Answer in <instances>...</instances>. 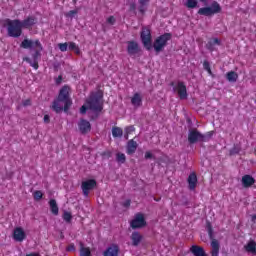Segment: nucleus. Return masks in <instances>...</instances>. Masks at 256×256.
Returning a JSON list of instances; mask_svg holds the SVG:
<instances>
[{"label": "nucleus", "mask_w": 256, "mask_h": 256, "mask_svg": "<svg viewBox=\"0 0 256 256\" xmlns=\"http://www.w3.org/2000/svg\"><path fill=\"white\" fill-rule=\"evenodd\" d=\"M58 47H59L60 51H62V53H65V51H67V48L69 47V44L67 42L59 43Z\"/></svg>", "instance_id": "nucleus-38"}, {"label": "nucleus", "mask_w": 256, "mask_h": 256, "mask_svg": "<svg viewBox=\"0 0 256 256\" xmlns=\"http://www.w3.org/2000/svg\"><path fill=\"white\" fill-rule=\"evenodd\" d=\"M208 234L211 239V256H219V241L213 238V228H211L210 224H208Z\"/></svg>", "instance_id": "nucleus-7"}, {"label": "nucleus", "mask_w": 256, "mask_h": 256, "mask_svg": "<svg viewBox=\"0 0 256 256\" xmlns=\"http://www.w3.org/2000/svg\"><path fill=\"white\" fill-rule=\"evenodd\" d=\"M126 157H125V154H123V153H118L117 155H116V161L118 162V163H125V161H126Z\"/></svg>", "instance_id": "nucleus-36"}, {"label": "nucleus", "mask_w": 256, "mask_h": 256, "mask_svg": "<svg viewBox=\"0 0 256 256\" xmlns=\"http://www.w3.org/2000/svg\"><path fill=\"white\" fill-rule=\"evenodd\" d=\"M107 23L109 25H115V17H113V16L108 17L107 18Z\"/></svg>", "instance_id": "nucleus-41"}, {"label": "nucleus", "mask_w": 256, "mask_h": 256, "mask_svg": "<svg viewBox=\"0 0 256 256\" xmlns=\"http://www.w3.org/2000/svg\"><path fill=\"white\" fill-rule=\"evenodd\" d=\"M135 131V127L134 126H128L125 128V139H129V135H131V133H133Z\"/></svg>", "instance_id": "nucleus-35"}, {"label": "nucleus", "mask_w": 256, "mask_h": 256, "mask_svg": "<svg viewBox=\"0 0 256 256\" xmlns=\"http://www.w3.org/2000/svg\"><path fill=\"white\" fill-rule=\"evenodd\" d=\"M24 105H31V101H30V100H26V101L24 102Z\"/></svg>", "instance_id": "nucleus-47"}, {"label": "nucleus", "mask_w": 256, "mask_h": 256, "mask_svg": "<svg viewBox=\"0 0 256 256\" xmlns=\"http://www.w3.org/2000/svg\"><path fill=\"white\" fill-rule=\"evenodd\" d=\"M167 41H171L170 33H166L158 37L153 44L154 51H156V53H161V51H163V49H165L167 46Z\"/></svg>", "instance_id": "nucleus-5"}, {"label": "nucleus", "mask_w": 256, "mask_h": 256, "mask_svg": "<svg viewBox=\"0 0 256 256\" xmlns=\"http://www.w3.org/2000/svg\"><path fill=\"white\" fill-rule=\"evenodd\" d=\"M203 68L209 73V75H213V72H211V66L209 65L208 61H204Z\"/></svg>", "instance_id": "nucleus-39"}, {"label": "nucleus", "mask_w": 256, "mask_h": 256, "mask_svg": "<svg viewBox=\"0 0 256 256\" xmlns=\"http://www.w3.org/2000/svg\"><path fill=\"white\" fill-rule=\"evenodd\" d=\"M33 197L35 201H41V199H43V192L37 190L33 193Z\"/></svg>", "instance_id": "nucleus-37"}, {"label": "nucleus", "mask_w": 256, "mask_h": 256, "mask_svg": "<svg viewBox=\"0 0 256 256\" xmlns=\"http://www.w3.org/2000/svg\"><path fill=\"white\" fill-rule=\"evenodd\" d=\"M255 183V179L249 175H245L242 178V184L245 187H251V185H253Z\"/></svg>", "instance_id": "nucleus-27"}, {"label": "nucleus", "mask_w": 256, "mask_h": 256, "mask_svg": "<svg viewBox=\"0 0 256 256\" xmlns=\"http://www.w3.org/2000/svg\"><path fill=\"white\" fill-rule=\"evenodd\" d=\"M82 191L85 197L89 195V191H93L94 187H97V181L90 179L82 182Z\"/></svg>", "instance_id": "nucleus-11"}, {"label": "nucleus", "mask_w": 256, "mask_h": 256, "mask_svg": "<svg viewBox=\"0 0 256 256\" xmlns=\"http://www.w3.org/2000/svg\"><path fill=\"white\" fill-rule=\"evenodd\" d=\"M78 11L77 10H71L66 14V17H69L70 19H73L75 15H77Z\"/></svg>", "instance_id": "nucleus-40"}, {"label": "nucleus", "mask_w": 256, "mask_h": 256, "mask_svg": "<svg viewBox=\"0 0 256 256\" xmlns=\"http://www.w3.org/2000/svg\"><path fill=\"white\" fill-rule=\"evenodd\" d=\"M245 251L247 253H251L252 255L256 256V242L251 240L244 246Z\"/></svg>", "instance_id": "nucleus-23"}, {"label": "nucleus", "mask_w": 256, "mask_h": 256, "mask_svg": "<svg viewBox=\"0 0 256 256\" xmlns=\"http://www.w3.org/2000/svg\"><path fill=\"white\" fill-rule=\"evenodd\" d=\"M226 79L229 81V83H237V80L239 79V74L235 71H230L226 74Z\"/></svg>", "instance_id": "nucleus-25"}, {"label": "nucleus", "mask_w": 256, "mask_h": 256, "mask_svg": "<svg viewBox=\"0 0 256 256\" xmlns=\"http://www.w3.org/2000/svg\"><path fill=\"white\" fill-rule=\"evenodd\" d=\"M174 91H176L180 97V99H187V87L183 82H178L174 86Z\"/></svg>", "instance_id": "nucleus-12"}, {"label": "nucleus", "mask_w": 256, "mask_h": 256, "mask_svg": "<svg viewBox=\"0 0 256 256\" xmlns=\"http://www.w3.org/2000/svg\"><path fill=\"white\" fill-rule=\"evenodd\" d=\"M49 206H50L51 213L53 215H59V206H57V201L55 199H51L49 201Z\"/></svg>", "instance_id": "nucleus-26"}, {"label": "nucleus", "mask_w": 256, "mask_h": 256, "mask_svg": "<svg viewBox=\"0 0 256 256\" xmlns=\"http://www.w3.org/2000/svg\"><path fill=\"white\" fill-rule=\"evenodd\" d=\"M141 41L144 47L149 51L151 50V30L149 28H143L141 32Z\"/></svg>", "instance_id": "nucleus-9"}, {"label": "nucleus", "mask_w": 256, "mask_h": 256, "mask_svg": "<svg viewBox=\"0 0 256 256\" xmlns=\"http://www.w3.org/2000/svg\"><path fill=\"white\" fill-rule=\"evenodd\" d=\"M103 109V103L101 102V96L91 95L90 98L86 100V103L80 108V113L85 115L87 111H92V113H99Z\"/></svg>", "instance_id": "nucleus-2"}, {"label": "nucleus", "mask_w": 256, "mask_h": 256, "mask_svg": "<svg viewBox=\"0 0 256 256\" xmlns=\"http://www.w3.org/2000/svg\"><path fill=\"white\" fill-rule=\"evenodd\" d=\"M62 219H64L66 223H71V219H73V215H71V212L64 211Z\"/></svg>", "instance_id": "nucleus-34"}, {"label": "nucleus", "mask_w": 256, "mask_h": 256, "mask_svg": "<svg viewBox=\"0 0 256 256\" xmlns=\"http://www.w3.org/2000/svg\"><path fill=\"white\" fill-rule=\"evenodd\" d=\"M189 143H197L198 141H207L205 136L197 130H190L188 134Z\"/></svg>", "instance_id": "nucleus-10"}, {"label": "nucleus", "mask_w": 256, "mask_h": 256, "mask_svg": "<svg viewBox=\"0 0 256 256\" xmlns=\"http://www.w3.org/2000/svg\"><path fill=\"white\" fill-rule=\"evenodd\" d=\"M215 45H221V40L218 38H213L208 42L207 49H209L210 51H214Z\"/></svg>", "instance_id": "nucleus-28"}, {"label": "nucleus", "mask_w": 256, "mask_h": 256, "mask_svg": "<svg viewBox=\"0 0 256 256\" xmlns=\"http://www.w3.org/2000/svg\"><path fill=\"white\" fill-rule=\"evenodd\" d=\"M25 237H27V235L25 234V230H23V228L17 227L14 229L13 231L14 241H18L19 243H21L22 241H25Z\"/></svg>", "instance_id": "nucleus-13"}, {"label": "nucleus", "mask_w": 256, "mask_h": 256, "mask_svg": "<svg viewBox=\"0 0 256 256\" xmlns=\"http://www.w3.org/2000/svg\"><path fill=\"white\" fill-rule=\"evenodd\" d=\"M140 6L139 11L140 13H145L147 11V5H149V0H139Z\"/></svg>", "instance_id": "nucleus-31"}, {"label": "nucleus", "mask_w": 256, "mask_h": 256, "mask_svg": "<svg viewBox=\"0 0 256 256\" xmlns=\"http://www.w3.org/2000/svg\"><path fill=\"white\" fill-rule=\"evenodd\" d=\"M37 23V18L36 17H28L24 21L21 22L22 28L23 29H29V27H33Z\"/></svg>", "instance_id": "nucleus-20"}, {"label": "nucleus", "mask_w": 256, "mask_h": 256, "mask_svg": "<svg viewBox=\"0 0 256 256\" xmlns=\"http://www.w3.org/2000/svg\"><path fill=\"white\" fill-rule=\"evenodd\" d=\"M184 5L188 9H195L197 7V0H186Z\"/></svg>", "instance_id": "nucleus-32"}, {"label": "nucleus", "mask_w": 256, "mask_h": 256, "mask_svg": "<svg viewBox=\"0 0 256 256\" xmlns=\"http://www.w3.org/2000/svg\"><path fill=\"white\" fill-rule=\"evenodd\" d=\"M26 256H39V254H37V253H31V254H27Z\"/></svg>", "instance_id": "nucleus-49"}, {"label": "nucleus", "mask_w": 256, "mask_h": 256, "mask_svg": "<svg viewBox=\"0 0 256 256\" xmlns=\"http://www.w3.org/2000/svg\"><path fill=\"white\" fill-rule=\"evenodd\" d=\"M70 95H71V87L66 85L60 89L58 98H60V101H64L65 112L69 111V107L73 105V101H71Z\"/></svg>", "instance_id": "nucleus-4"}, {"label": "nucleus", "mask_w": 256, "mask_h": 256, "mask_svg": "<svg viewBox=\"0 0 256 256\" xmlns=\"http://www.w3.org/2000/svg\"><path fill=\"white\" fill-rule=\"evenodd\" d=\"M80 256H91V249L80 244Z\"/></svg>", "instance_id": "nucleus-30"}, {"label": "nucleus", "mask_w": 256, "mask_h": 256, "mask_svg": "<svg viewBox=\"0 0 256 256\" xmlns=\"http://www.w3.org/2000/svg\"><path fill=\"white\" fill-rule=\"evenodd\" d=\"M129 205H131V201L130 200H126V202L124 203V207H129Z\"/></svg>", "instance_id": "nucleus-46"}, {"label": "nucleus", "mask_w": 256, "mask_h": 256, "mask_svg": "<svg viewBox=\"0 0 256 256\" xmlns=\"http://www.w3.org/2000/svg\"><path fill=\"white\" fill-rule=\"evenodd\" d=\"M44 123H49V115L44 116Z\"/></svg>", "instance_id": "nucleus-45"}, {"label": "nucleus", "mask_w": 256, "mask_h": 256, "mask_svg": "<svg viewBox=\"0 0 256 256\" xmlns=\"http://www.w3.org/2000/svg\"><path fill=\"white\" fill-rule=\"evenodd\" d=\"M252 222L256 223V214L252 216Z\"/></svg>", "instance_id": "nucleus-48"}, {"label": "nucleus", "mask_w": 256, "mask_h": 256, "mask_svg": "<svg viewBox=\"0 0 256 256\" xmlns=\"http://www.w3.org/2000/svg\"><path fill=\"white\" fill-rule=\"evenodd\" d=\"M138 146L139 145L137 144V142L135 140L132 139V140L128 141L126 153L128 155H133V153H135V151H137Z\"/></svg>", "instance_id": "nucleus-21"}, {"label": "nucleus", "mask_w": 256, "mask_h": 256, "mask_svg": "<svg viewBox=\"0 0 256 256\" xmlns=\"http://www.w3.org/2000/svg\"><path fill=\"white\" fill-rule=\"evenodd\" d=\"M9 37H21L23 25L20 20H6Z\"/></svg>", "instance_id": "nucleus-3"}, {"label": "nucleus", "mask_w": 256, "mask_h": 256, "mask_svg": "<svg viewBox=\"0 0 256 256\" xmlns=\"http://www.w3.org/2000/svg\"><path fill=\"white\" fill-rule=\"evenodd\" d=\"M131 103L135 108L141 107V105H143V96L140 93H135L131 97Z\"/></svg>", "instance_id": "nucleus-17"}, {"label": "nucleus", "mask_w": 256, "mask_h": 256, "mask_svg": "<svg viewBox=\"0 0 256 256\" xmlns=\"http://www.w3.org/2000/svg\"><path fill=\"white\" fill-rule=\"evenodd\" d=\"M191 253H193L194 256H207V253H205V250L203 249V247L200 246H192L190 248Z\"/></svg>", "instance_id": "nucleus-22"}, {"label": "nucleus", "mask_w": 256, "mask_h": 256, "mask_svg": "<svg viewBox=\"0 0 256 256\" xmlns=\"http://www.w3.org/2000/svg\"><path fill=\"white\" fill-rule=\"evenodd\" d=\"M20 47L22 49H30L36 52V55L34 56V61H31V59L26 58L25 61L30 63L31 67L34 69H39V64L37 63V56L41 51H43V46L41 45V42L39 40H31L29 38H25L21 44Z\"/></svg>", "instance_id": "nucleus-1"}, {"label": "nucleus", "mask_w": 256, "mask_h": 256, "mask_svg": "<svg viewBox=\"0 0 256 256\" xmlns=\"http://www.w3.org/2000/svg\"><path fill=\"white\" fill-rule=\"evenodd\" d=\"M130 239L132 241V245L134 247H138V245H140L141 241H143V236L139 232H133L130 236Z\"/></svg>", "instance_id": "nucleus-19"}, {"label": "nucleus", "mask_w": 256, "mask_h": 256, "mask_svg": "<svg viewBox=\"0 0 256 256\" xmlns=\"http://www.w3.org/2000/svg\"><path fill=\"white\" fill-rule=\"evenodd\" d=\"M132 9H135V6H132Z\"/></svg>", "instance_id": "nucleus-50"}, {"label": "nucleus", "mask_w": 256, "mask_h": 256, "mask_svg": "<svg viewBox=\"0 0 256 256\" xmlns=\"http://www.w3.org/2000/svg\"><path fill=\"white\" fill-rule=\"evenodd\" d=\"M52 109L56 112V113H61V111L64 109L65 111V101L64 100H60V98H57L52 105Z\"/></svg>", "instance_id": "nucleus-18"}, {"label": "nucleus", "mask_w": 256, "mask_h": 256, "mask_svg": "<svg viewBox=\"0 0 256 256\" xmlns=\"http://www.w3.org/2000/svg\"><path fill=\"white\" fill-rule=\"evenodd\" d=\"M112 136L113 137H123V129L119 127H115L112 129Z\"/></svg>", "instance_id": "nucleus-33"}, {"label": "nucleus", "mask_w": 256, "mask_h": 256, "mask_svg": "<svg viewBox=\"0 0 256 256\" xmlns=\"http://www.w3.org/2000/svg\"><path fill=\"white\" fill-rule=\"evenodd\" d=\"M127 51H128V54L131 56L137 55V53H139L140 51L139 44L133 41L128 42Z\"/></svg>", "instance_id": "nucleus-16"}, {"label": "nucleus", "mask_w": 256, "mask_h": 256, "mask_svg": "<svg viewBox=\"0 0 256 256\" xmlns=\"http://www.w3.org/2000/svg\"><path fill=\"white\" fill-rule=\"evenodd\" d=\"M213 131H210V132H208L207 134H206V136H204V138L206 139V141H207V139H211L212 137H213Z\"/></svg>", "instance_id": "nucleus-43"}, {"label": "nucleus", "mask_w": 256, "mask_h": 256, "mask_svg": "<svg viewBox=\"0 0 256 256\" xmlns=\"http://www.w3.org/2000/svg\"><path fill=\"white\" fill-rule=\"evenodd\" d=\"M189 189L193 190L197 187V174L191 173L188 177Z\"/></svg>", "instance_id": "nucleus-24"}, {"label": "nucleus", "mask_w": 256, "mask_h": 256, "mask_svg": "<svg viewBox=\"0 0 256 256\" xmlns=\"http://www.w3.org/2000/svg\"><path fill=\"white\" fill-rule=\"evenodd\" d=\"M103 256H119V245L112 244L104 252Z\"/></svg>", "instance_id": "nucleus-15"}, {"label": "nucleus", "mask_w": 256, "mask_h": 256, "mask_svg": "<svg viewBox=\"0 0 256 256\" xmlns=\"http://www.w3.org/2000/svg\"><path fill=\"white\" fill-rule=\"evenodd\" d=\"M217 13H221V5L217 2H213L210 7H204L198 10L199 15H205L206 17H211V15H215Z\"/></svg>", "instance_id": "nucleus-6"}, {"label": "nucleus", "mask_w": 256, "mask_h": 256, "mask_svg": "<svg viewBox=\"0 0 256 256\" xmlns=\"http://www.w3.org/2000/svg\"><path fill=\"white\" fill-rule=\"evenodd\" d=\"M145 225H147V222L145 221V216L141 213L136 214L130 223L132 229H141V227H145Z\"/></svg>", "instance_id": "nucleus-8"}, {"label": "nucleus", "mask_w": 256, "mask_h": 256, "mask_svg": "<svg viewBox=\"0 0 256 256\" xmlns=\"http://www.w3.org/2000/svg\"><path fill=\"white\" fill-rule=\"evenodd\" d=\"M67 251H75V245L70 244L67 248Z\"/></svg>", "instance_id": "nucleus-44"}, {"label": "nucleus", "mask_w": 256, "mask_h": 256, "mask_svg": "<svg viewBox=\"0 0 256 256\" xmlns=\"http://www.w3.org/2000/svg\"><path fill=\"white\" fill-rule=\"evenodd\" d=\"M78 129H79L80 133L85 135V134L89 133V131H91V123L85 119H81L78 122Z\"/></svg>", "instance_id": "nucleus-14"}, {"label": "nucleus", "mask_w": 256, "mask_h": 256, "mask_svg": "<svg viewBox=\"0 0 256 256\" xmlns=\"http://www.w3.org/2000/svg\"><path fill=\"white\" fill-rule=\"evenodd\" d=\"M145 159H153V153L147 151V152L145 153Z\"/></svg>", "instance_id": "nucleus-42"}, {"label": "nucleus", "mask_w": 256, "mask_h": 256, "mask_svg": "<svg viewBox=\"0 0 256 256\" xmlns=\"http://www.w3.org/2000/svg\"><path fill=\"white\" fill-rule=\"evenodd\" d=\"M68 49H69V51L75 52L76 55H81V50L79 49V46H77V44L75 42H69Z\"/></svg>", "instance_id": "nucleus-29"}]
</instances>
